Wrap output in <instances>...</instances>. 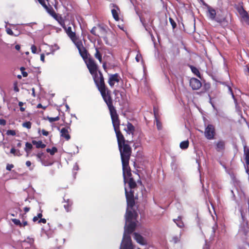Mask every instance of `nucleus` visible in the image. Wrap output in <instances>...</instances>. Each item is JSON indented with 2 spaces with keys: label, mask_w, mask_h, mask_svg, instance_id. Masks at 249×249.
Masks as SVG:
<instances>
[{
  "label": "nucleus",
  "mask_w": 249,
  "mask_h": 249,
  "mask_svg": "<svg viewBox=\"0 0 249 249\" xmlns=\"http://www.w3.org/2000/svg\"><path fill=\"white\" fill-rule=\"evenodd\" d=\"M30 210V208H28V207H25L24 208V211L25 213H27Z\"/></svg>",
  "instance_id": "nucleus-62"
},
{
  "label": "nucleus",
  "mask_w": 249,
  "mask_h": 249,
  "mask_svg": "<svg viewBox=\"0 0 249 249\" xmlns=\"http://www.w3.org/2000/svg\"><path fill=\"white\" fill-rule=\"evenodd\" d=\"M192 71L193 73H194L195 75H196V76H197L198 77H199V78H201V77H200V74L199 73V71H198V70L195 67H194L193 66H189Z\"/></svg>",
  "instance_id": "nucleus-28"
},
{
  "label": "nucleus",
  "mask_w": 249,
  "mask_h": 249,
  "mask_svg": "<svg viewBox=\"0 0 249 249\" xmlns=\"http://www.w3.org/2000/svg\"><path fill=\"white\" fill-rule=\"evenodd\" d=\"M117 142L118 144V147H120L122 144L125 143V141L123 135L122 134L119 129L115 130Z\"/></svg>",
  "instance_id": "nucleus-16"
},
{
  "label": "nucleus",
  "mask_w": 249,
  "mask_h": 249,
  "mask_svg": "<svg viewBox=\"0 0 249 249\" xmlns=\"http://www.w3.org/2000/svg\"><path fill=\"white\" fill-rule=\"evenodd\" d=\"M142 57V56L140 54H137L136 57H135V59H136V60L138 62L140 61V59Z\"/></svg>",
  "instance_id": "nucleus-52"
},
{
  "label": "nucleus",
  "mask_w": 249,
  "mask_h": 249,
  "mask_svg": "<svg viewBox=\"0 0 249 249\" xmlns=\"http://www.w3.org/2000/svg\"><path fill=\"white\" fill-rule=\"evenodd\" d=\"M32 123L30 122H26L22 124V126L26 127L27 129H30L31 127Z\"/></svg>",
  "instance_id": "nucleus-37"
},
{
  "label": "nucleus",
  "mask_w": 249,
  "mask_h": 249,
  "mask_svg": "<svg viewBox=\"0 0 249 249\" xmlns=\"http://www.w3.org/2000/svg\"><path fill=\"white\" fill-rule=\"evenodd\" d=\"M14 167V165L12 164H8L6 166V169L10 171Z\"/></svg>",
  "instance_id": "nucleus-48"
},
{
  "label": "nucleus",
  "mask_w": 249,
  "mask_h": 249,
  "mask_svg": "<svg viewBox=\"0 0 249 249\" xmlns=\"http://www.w3.org/2000/svg\"><path fill=\"white\" fill-rule=\"evenodd\" d=\"M6 124V121L4 119H0V125H5Z\"/></svg>",
  "instance_id": "nucleus-51"
},
{
  "label": "nucleus",
  "mask_w": 249,
  "mask_h": 249,
  "mask_svg": "<svg viewBox=\"0 0 249 249\" xmlns=\"http://www.w3.org/2000/svg\"><path fill=\"white\" fill-rule=\"evenodd\" d=\"M32 143L33 144L36 145V148H43L45 147L46 145L42 143L41 141H33Z\"/></svg>",
  "instance_id": "nucleus-23"
},
{
  "label": "nucleus",
  "mask_w": 249,
  "mask_h": 249,
  "mask_svg": "<svg viewBox=\"0 0 249 249\" xmlns=\"http://www.w3.org/2000/svg\"><path fill=\"white\" fill-rule=\"evenodd\" d=\"M211 244L210 242H208L206 241L205 245L204 247H203V249H210Z\"/></svg>",
  "instance_id": "nucleus-45"
},
{
  "label": "nucleus",
  "mask_w": 249,
  "mask_h": 249,
  "mask_svg": "<svg viewBox=\"0 0 249 249\" xmlns=\"http://www.w3.org/2000/svg\"><path fill=\"white\" fill-rule=\"evenodd\" d=\"M214 148L217 152L223 151L225 149V142L223 140H220L214 142Z\"/></svg>",
  "instance_id": "nucleus-14"
},
{
  "label": "nucleus",
  "mask_w": 249,
  "mask_h": 249,
  "mask_svg": "<svg viewBox=\"0 0 249 249\" xmlns=\"http://www.w3.org/2000/svg\"><path fill=\"white\" fill-rule=\"evenodd\" d=\"M154 114H155V119L156 121V124H157L158 129L159 130H160L161 128V124L160 123V122L157 119V118L156 117V110L155 108H154Z\"/></svg>",
  "instance_id": "nucleus-33"
},
{
  "label": "nucleus",
  "mask_w": 249,
  "mask_h": 249,
  "mask_svg": "<svg viewBox=\"0 0 249 249\" xmlns=\"http://www.w3.org/2000/svg\"><path fill=\"white\" fill-rule=\"evenodd\" d=\"M203 5L207 7L206 15L211 20H215L217 22L221 23L223 20L219 18H216V12L214 9L208 5L203 1Z\"/></svg>",
  "instance_id": "nucleus-4"
},
{
  "label": "nucleus",
  "mask_w": 249,
  "mask_h": 249,
  "mask_svg": "<svg viewBox=\"0 0 249 249\" xmlns=\"http://www.w3.org/2000/svg\"><path fill=\"white\" fill-rule=\"evenodd\" d=\"M238 12L242 18L247 23H249V15L248 12L242 6L238 9Z\"/></svg>",
  "instance_id": "nucleus-17"
},
{
  "label": "nucleus",
  "mask_w": 249,
  "mask_h": 249,
  "mask_svg": "<svg viewBox=\"0 0 249 249\" xmlns=\"http://www.w3.org/2000/svg\"><path fill=\"white\" fill-rule=\"evenodd\" d=\"M189 143L188 140L182 141L180 143L179 147L182 149H186L188 147Z\"/></svg>",
  "instance_id": "nucleus-26"
},
{
  "label": "nucleus",
  "mask_w": 249,
  "mask_h": 249,
  "mask_svg": "<svg viewBox=\"0 0 249 249\" xmlns=\"http://www.w3.org/2000/svg\"><path fill=\"white\" fill-rule=\"evenodd\" d=\"M122 162L123 166L124 181L125 184L126 183L127 178H131V170L128 165L129 161H123Z\"/></svg>",
  "instance_id": "nucleus-5"
},
{
  "label": "nucleus",
  "mask_w": 249,
  "mask_h": 249,
  "mask_svg": "<svg viewBox=\"0 0 249 249\" xmlns=\"http://www.w3.org/2000/svg\"><path fill=\"white\" fill-rule=\"evenodd\" d=\"M203 87L206 89H209L210 88V84L205 83L204 80H203Z\"/></svg>",
  "instance_id": "nucleus-49"
},
{
  "label": "nucleus",
  "mask_w": 249,
  "mask_h": 249,
  "mask_svg": "<svg viewBox=\"0 0 249 249\" xmlns=\"http://www.w3.org/2000/svg\"><path fill=\"white\" fill-rule=\"evenodd\" d=\"M44 155V154L42 152H41V153H37L36 155V156L37 158V160L39 161H40L42 164L45 166H46L47 165L45 164V163H44L43 161V160H42V157Z\"/></svg>",
  "instance_id": "nucleus-31"
},
{
  "label": "nucleus",
  "mask_w": 249,
  "mask_h": 249,
  "mask_svg": "<svg viewBox=\"0 0 249 249\" xmlns=\"http://www.w3.org/2000/svg\"><path fill=\"white\" fill-rule=\"evenodd\" d=\"M174 221L176 223L178 227L182 228L184 226V224L181 219V217L178 216V219H174Z\"/></svg>",
  "instance_id": "nucleus-27"
},
{
  "label": "nucleus",
  "mask_w": 249,
  "mask_h": 249,
  "mask_svg": "<svg viewBox=\"0 0 249 249\" xmlns=\"http://www.w3.org/2000/svg\"><path fill=\"white\" fill-rule=\"evenodd\" d=\"M79 169V167H78V164L76 163L74 166H73V170L74 171H77Z\"/></svg>",
  "instance_id": "nucleus-54"
},
{
  "label": "nucleus",
  "mask_w": 249,
  "mask_h": 249,
  "mask_svg": "<svg viewBox=\"0 0 249 249\" xmlns=\"http://www.w3.org/2000/svg\"><path fill=\"white\" fill-rule=\"evenodd\" d=\"M38 2L42 5V6L46 9L47 12L53 17L54 18H55V17H57L55 12L54 11L52 7L50 6V7L47 6V5L45 3V0H37Z\"/></svg>",
  "instance_id": "nucleus-12"
},
{
  "label": "nucleus",
  "mask_w": 249,
  "mask_h": 249,
  "mask_svg": "<svg viewBox=\"0 0 249 249\" xmlns=\"http://www.w3.org/2000/svg\"><path fill=\"white\" fill-rule=\"evenodd\" d=\"M190 86L193 89H199L202 86L200 81L196 78H192L190 80Z\"/></svg>",
  "instance_id": "nucleus-13"
},
{
  "label": "nucleus",
  "mask_w": 249,
  "mask_h": 249,
  "mask_svg": "<svg viewBox=\"0 0 249 249\" xmlns=\"http://www.w3.org/2000/svg\"><path fill=\"white\" fill-rule=\"evenodd\" d=\"M126 183L128 184V188L125 187L124 190L127 208L125 215V224L121 244V249H132V241L130 235L135 229L136 226L135 220L138 216L135 212L129 210V209H132L135 204L134 197L135 191L137 188V183L132 178H127Z\"/></svg>",
  "instance_id": "nucleus-1"
},
{
  "label": "nucleus",
  "mask_w": 249,
  "mask_h": 249,
  "mask_svg": "<svg viewBox=\"0 0 249 249\" xmlns=\"http://www.w3.org/2000/svg\"><path fill=\"white\" fill-rule=\"evenodd\" d=\"M205 137L208 140H213L215 139L216 132L215 127L212 124H208L205 127L204 132Z\"/></svg>",
  "instance_id": "nucleus-3"
},
{
  "label": "nucleus",
  "mask_w": 249,
  "mask_h": 249,
  "mask_svg": "<svg viewBox=\"0 0 249 249\" xmlns=\"http://www.w3.org/2000/svg\"><path fill=\"white\" fill-rule=\"evenodd\" d=\"M111 13H112V16H113L114 18L117 21L119 20V17L118 15L117 10L115 9H112Z\"/></svg>",
  "instance_id": "nucleus-35"
},
{
  "label": "nucleus",
  "mask_w": 249,
  "mask_h": 249,
  "mask_svg": "<svg viewBox=\"0 0 249 249\" xmlns=\"http://www.w3.org/2000/svg\"><path fill=\"white\" fill-rule=\"evenodd\" d=\"M97 32L98 35H101V36L103 38L104 41L106 44H109L107 38L105 36L107 33V30L103 26L98 25H97Z\"/></svg>",
  "instance_id": "nucleus-11"
},
{
  "label": "nucleus",
  "mask_w": 249,
  "mask_h": 249,
  "mask_svg": "<svg viewBox=\"0 0 249 249\" xmlns=\"http://www.w3.org/2000/svg\"><path fill=\"white\" fill-rule=\"evenodd\" d=\"M90 33L95 36H99V35H98L97 32V26L96 27H93L90 30Z\"/></svg>",
  "instance_id": "nucleus-36"
},
{
  "label": "nucleus",
  "mask_w": 249,
  "mask_h": 249,
  "mask_svg": "<svg viewBox=\"0 0 249 249\" xmlns=\"http://www.w3.org/2000/svg\"><path fill=\"white\" fill-rule=\"evenodd\" d=\"M38 223H46V220L45 218H40L39 219V220L38 221Z\"/></svg>",
  "instance_id": "nucleus-56"
},
{
  "label": "nucleus",
  "mask_w": 249,
  "mask_h": 249,
  "mask_svg": "<svg viewBox=\"0 0 249 249\" xmlns=\"http://www.w3.org/2000/svg\"><path fill=\"white\" fill-rule=\"evenodd\" d=\"M12 222L16 225H18L20 227H22V223L20 220L18 219H12Z\"/></svg>",
  "instance_id": "nucleus-40"
},
{
  "label": "nucleus",
  "mask_w": 249,
  "mask_h": 249,
  "mask_svg": "<svg viewBox=\"0 0 249 249\" xmlns=\"http://www.w3.org/2000/svg\"><path fill=\"white\" fill-rule=\"evenodd\" d=\"M223 84L227 88L228 93L230 94H231V95L232 98L234 100H235V96H234V93H233V92L232 91L231 88L230 86L225 84L224 83H223Z\"/></svg>",
  "instance_id": "nucleus-29"
},
{
  "label": "nucleus",
  "mask_w": 249,
  "mask_h": 249,
  "mask_svg": "<svg viewBox=\"0 0 249 249\" xmlns=\"http://www.w3.org/2000/svg\"><path fill=\"white\" fill-rule=\"evenodd\" d=\"M94 81L99 91L107 89L105 86L104 77L101 73L100 74L99 76H94Z\"/></svg>",
  "instance_id": "nucleus-8"
},
{
  "label": "nucleus",
  "mask_w": 249,
  "mask_h": 249,
  "mask_svg": "<svg viewBox=\"0 0 249 249\" xmlns=\"http://www.w3.org/2000/svg\"><path fill=\"white\" fill-rule=\"evenodd\" d=\"M120 152L121 160L129 161L131 153V148L130 146L127 143H124L119 147Z\"/></svg>",
  "instance_id": "nucleus-2"
},
{
  "label": "nucleus",
  "mask_w": 249,
  "mask_h": 249,
  "mask_svg": "<svg viewBox=\"0 0 249 249\" xmlns=\"http://www.w3.org/2000/svg\"><path fill=\"white\" fill-rule=\"evenodd\" d=\"M38 218H41V217L42 216V213H39L37 214V216H36Z\"/></svg>",
  "instance_id": "nucleus-63"
},
{
  "label": "nucleus",
  "mask_w": 249,
  "mask_h": 249,
  "mask_svg": "<svg viewBox=\"0 0 249 249\" xmlns=\"http://www.w3.org/2000/svg\"><path fill=\"white\" fill-rule=\"evenodd\" d=\"M48 120L50 123H52L53 122L57 121L59 120V117L58 116H56L55 117H48Z\"/></svg>",
  "instance_id": "nucleus-38"
},
{
  "label": "nucleus",
  "mask_w": 249,
  "mask_h": 249,
  "mask_svg": "<svg viewBox=\"0 0 249 249\" xmlns=\"http://www.w3.org/2000/svg\"><path fill=\"white\" fill-rule=\"evenodd\" d=\"M21 155V153L20 152V151L19 150H18V149H17L15 156H20Z\"/></svg>",
  "instance_id": "nucleus-55"
},
{
  "label": "nucleus",
  "mask_w": 249,
  "mask_h": 249,
  "mask_svg": "<svg viewBox=\"0 0 249 249\" xmlns=\"http://www.w3.org/2000/svg\"><path fill=\"white\" fill-rule=\"evenodd\" d=\"M55 19H56L58 22H59V23L61 25V23H64V21H63V20L62 19V18L60 17H59V18H57V17H55V18H54Z\"/></svg>",
  "instance_id": "nucleus-47"
},
{
  "label": "nucleus",
  "mask_w": 249,
  "mask_h": 249,
  "mask_svg": "<svg viewBox=\"0 0 249 249\" xmlns=\"http://www.w3.org/2000/svg\"><path fill=\"white\" fill-rule=\"evenodd\" d=\"M32 147H33V146L31 143L28 142L26 143L25 151L27 153V156L28 155V153H30Z\"/></svg>",
  "instance_id": "nucleus-30"
},
{
  "label": "nucleus",
  "mask_w": 249,
  "mask_h": 249,
  "mask_svg": "<svg viewBox=\"0 0 249 249\" xmlns=\"http://www.w3.org/2000/svg\"><path fill=\"white\" fill-rule=\"evenodd\" d=\"M196 162H198V170H199V173H200V181L201 182V183H202V179H201V172H200V163L198 161V160H196Z\"/></svg>",
  "instance_id": "nucleus-50"
},
{
  "label": "nucleus",
  "mask_w": 249,
  "mask_h": 249,
  "mask_svg": "<svg viewBox=\"0 0 249 249\" xmlns=\"http://www.w3.org/2000/svg\"><path fill=\"white\" fill-rule=\"evenodd\" d=\"M31 51H32V52L33 53H36V46H35L34 45H32L31 46Z\"/></svg>",
  "instance_id": "nucleus-46"
},
{
  "label": "nucleus",
  "mask_w": 249,
  "mask_h": 249,
  "mask_svg": "<svg viewBox=\"0 0 249 249\" xmlns=\"http://www.w3.org/2000/svg\"><path fill=\"white\" fill-rule=\"evenodd\" d=\"M120 77L118 74L115 73L114 74H111L109 76L108 79V84L110 87H112L114 86L116 83H118L120 81Z\"/></svg>",
  "instance_id": "nucleus-15"
},
{
  "label": "nucleus",
  "mask_w": 249,
  "mask_h": 249,
  "mask_svg": "<svg viewBox=\"0 0 249 249\" xmlns=\"http://www.w3.org/2000/svg\"><path fill=\"white\" fill-rule=\"evenodd\" d=\"M100 92L102 95L103 98L104 99V101L107 105L108 109H110L112 108H114V107L113 106L112 101L110 96L109 91L107 89H106L105 90L100 91Z\"/></svg>",
  "instance_id": "nucleus-7"
},
{
  "label": "nucleus",
  "mask_w": 249,
  "mask_h": 249,
  "mask_svg": "<svg viewBox=\"0 0 249 249\" xmlns=\"http://www.w3.org/2000/svg\"><path fill=\"white\" fill-rule=\"evenodd\" d=\"M244 153L246 163L248 165H249V148L247 146H244Z\"/></svg>",
  "instance_id": "nucleus-21"
},
{
  "label": "nucleus",
  "mask_w": 249,
  "mask_h": 249,
  "mask_svg": "<svg viewBox=\"0 0 249 249\" xmlns=\"http://www.w3.org/2000/svg\"><path fill=\"white\" fill-rule=\"evenodd\" d=\"M38 218L36 216L34 217L33 220L34 222H36L37 220H38Z\"/></svg>",
  "instance_id": "nucleus-64"
},
{
  "label": "nucleus",
  "mask_w": 249,
  "mask_h": 249,
  "mask_svg": "<svg viewBox=\"0 0 249 249\" xmlns=\"http://www.w3.org/2000/svg\"><path fill=\"white\" fill-rule=\"evenodd\" d=\"M86 64L90 73L93 75L97 74V65L92 58H89L86 61Z\"/></svg>",
  "instance_id": "nucleus-9"
},
{
  "label": "nucleus",
  "mask_w": 249,
  "mask_h": 249,
  "mask_svg": "<svg viewBox=\"0 0 249 249\" xmlns=\"http://www.w3.org/2000/svg\"><path fill=\"white\" fill-rule=\"evenodd\" d=\"M10 25L13 27V29L15 30L18 31V33H19L20 32V34L21 33V29L20 27H17L16 25H14V24H10Z\"/></svg>",
  "instance_id": "nucleus-43"
},
{
  "label": "nucleus",
  "mask_w": 249,
  "mask_h": 249,
  "mask_svg": "<svg viewBox=\"0 0 249 249\" xmlns=\"http://www.w3.org/2000/svg\"><path fill=\"white\" fill-rule=\"evenodd\" d=\"M42 134L43 135L47 136L48 135L49 132L44 129H42Z\"/></svg>",
  "instance_id": "nucleus-53"
},
{
  "label": "nucleus",
  "mask_w": 249,
  "mask_h": 249,
  "mask_svg": "<svg viewBox=\"0 0 249 249\" xmlns=\"http://www.w3.org/2000/svg\"><path fill=\"white\" fill-rule=\"evenodd\" d=\"M6 134L8 136H15L16 135V133L15 131L14 130H8L6 132Z\"/></svg>",
  "instance_id": "nucleus-41"
},
{
  "label": "nucleus",
  "mask_w": 249,
  "mask_h": 249,
  "mask_svg": "<svg viewBox=\"0 0 249 249\" xmlns=\"http://www.w3.org/2000/svg\"><path fill=\"white\" fill-rule=\"evenodd\" d=\"M15 49L18 50V51H19L20 49V46L19 45H16L15 46Z\"/></svg>",
  "instance_id": "nucleus-61"
},
{
  "label": "nucleus",
  "mask_w": 249,
  "mask_h": 249,
  "mask_svg": "<svg viewBox=\"0 0 249 249\" xmlns=\"http://www.w3.org/2000/svg\"><path fill=\"white\" fill-rule=\"evenodd\" d=\"M60 134L61 136L65 138L67 141L71 138L70 135L69 134L68 129L67 128H62L60 130Z\"/></svg>",
  "instance_id": "nucleus-19"
},
{
  "label": "nucleus",
  "mask_w": 249,
  "mask_h": 249,
  "mask_svg": "<svg viewBox=\"0 0 249 249\" xmlns=\"http://www.w3.org/2000/svg\"><path fill=\"white\" fill-rule=\"evenodd\" d=\"M5 28L6 29V33L9 35L18 36L20 35V32L18 33L17 34H15L14 32L12 31V30L7 27V25H5Z\"/></svg>",
  "instance_id": "nucleus-25"
},
{
  "label": "nucleus",
  "mask_w": 249,
  "mask_h": 249,
  "mask_svg": "<svg viewBox=\"0 0 249 249\" xmlns=\"http://www.w3.org/2000/svg\"><path fill=\"white\" fill-rule=\"evenodd\" d=\"M77 40V39H76V40H74V41H73V42L75 44V45L76 46L78 50H79L80 49H81V48L83 47V45L81 41H78Z\"/></svg>",
  "instance_id": "nucleus-32"
},
{
  "label": "nucleus",
  "mask_w": 249,
  "mask_h": 249,
  "mask_svg": "<svg viewBox=\"0 0 249 249\" xmlns=\"http://www.w3.org/2000/svg\"><path fill=\"white\" fill-rule=\"evenodd\" d=\"M16 150H17V149H16L15 148H12L11 149V150H10V153H11V154H14V155H15V154H16Z\"/></svg>",
  "instance_id": "nucleus-57"
},
{
  "label": "nucleus",
  "mask_w": 249,
  "mask_h": 249,
  "mask_svg": "<svg viewBox=\"0 0 249 249\" xmlns=\"http://www.w3.org/2000/svg\"><path fill=\"white\" fill-rule=\"evenodd\" d=\"M109 110L114 130L119 129L120 121L115 107Z\"/></svg>",
  "instance_id": "nucleus-6"
},
{
  "label": "nucleus",
  "mask_w": 249,
  "mask_h": 249,
  "mask_svg": "<svg viewBox=\"0 0 249 249\" xmlns=\"http://www.w3.org/2000/svg\"><path fill=\"white\" fill-rule=\"evenodd\" d=\"M96 52L94 54V56L96 58L98 59L100 62H102V54L99 52V48H95Z\"/></svg>",
  "instance_id": "nucleus-24"
},
{
  "label": "nucleus",
  "mask_w": 249,
  "mask_h": 249,
  "mask_svg": "<svg viewBox=\"0 0 249 249\" xmlns=\"http://www.w3.org/2000/svg\"><path fill=\"white\" fill-rule=\"evenodd\" d=\"M40 60L43 62H44V61H45V55H44V54H41V55H40Z\"/></svg>",
  "instance_id": "nucleus-58"
},
{
  "label": "nucleus",
  "mask_w": 249,
  "mask_h": 249,
  "mask_svg": "<svg viewBox=\"0 0 249 249\" xmlns=\"http://www.w3.org/2000/svg\"><path fill=\"white\" fill-rule=\"evenodd\" d=\"M61 25L65 30L68 36L72 41H74L76 39V34L74 32L72 31L71 27V26L67 27L65 25V23H61Z\"/></svg>",
  "instance_id": "nucleus-10"
},
{
  "label": "nucleus",
  "mask_w": 249,
  "mask_h": 249,
  "mask_svg": "<svg viewBox=\"0 0 249 249\" xmlns=\"http://www.w3.org/2000/svg\"><path fill=\"white\" fill-rule=\"evenodd\" d=\"M23 242H27V243H29L30 245H32L33 244V243L34 242V239L32 238H30V237H28Z\"/></svg>",
  "instance_id": "nucleus-39"
},
{
  "label": "nucleus",
  "mask_w": 249,
  "mask_h": 249,
  "mask_svg": "<svg viewBox=\"0 0 249 249\" xmlns=\"http://www.w3.org/2000/svg\"><path fill=\"white\" fill-rule=\"evenodd\" d=\"M46 151L49 153L51 155H53L57 151V149L55 147H53L51 149L47 148Z\"/></svg>",
  "instance_id": "nucleus-34"
},
{
  "label": "nucleus",
  "mask_w": 249,
  "mask_h": 249,
  "mask_svg": "<svg viewBox=\"0 0 249 249\" xmlns=\"http://www.w3.org/2000/svg\"><path fill=\"white\" fill-rule=\"evenodd\" d=\"M125 131L127 134L133 135L135 131V127L132 124L128 123L126 124Z\"/></svg>",
  "instance_id": "nucleus-20"
},
{
  "label": "nucleus",
  "mask_w": 249,
  "mask_h": 249,
  "mask_svg": "<svg viewBox=\"0 0 249 249\" xmlns=\"http://www.w3.org/2000/svg\"><path fill=\"white\" fill-rule=\"evenodd\" d=\"M79 51V53L80 54L81 56L82 57L83 59H86L88 57V53L86 49L83 47L81 48Z\"/></svg>",
  "instance_id": "nucleus-22"
},
{
  "label": "nucleus",
  "mask_w": 249,
  "mask_h": 249,
  "mask_svg": "<svg viewBox=\"0 0 249 249\" xmlns=\"http://www.w3.org/2000/svg\"><path fill=\"white\" fill-rule=\"evenodd\" d=\"M169 21H170V22L171 24L172 25L173 28H175L177 25L175 21L171 18H169Z\"/></svg>",
  "instance_id": "nucleus-44"
},
{
  "label": "nucleus",
  "mask_w": 249,
  "mask_h": 249,
  "mask_svg": "<svg viewBox=\"0 0 249 249\" xmlns=\"http://www.w3.org/2000/svg\"><path fill=\"white\" fill-rule=\"evenodd\" d=\"M21 72H22V74L23 75V77H27L28 76V73L27 72L24 71V70H25V68L24 67H21L20 69Z\"/></svg>",
  "instance_id": "nucleus-42"
},
{
  "label": "nucleus",
  "mask_w": 249,
  "mask_h": 249,
  "mask_svg": "<svg viewBox=\"0 0 249 249\" xmlns=\"http://www.w3.org/2000/svg\"><path fill=\"white\" fill-rule=\"evenodd\" d=\"M26 166H28V167H30V166L31 165V161H29V160L27 161L26 162Z\"/></svg>",
  "instance_id": "nucleus-59"
},
{
  "label": "nucleus",
  "mask_w": 249,
  "mask_h": 249,
  "mask_svg": "<svg viewBox=\"0 0 249 249\" xmlns=\"http://www.w3.org/2000/svg\"><path fill=\"white\" fill-rule=\"evenodd\" d=\"M133 235L134 238L139 244L142 245H144L146 244V240L141 235L137 232H134Z\"/></svg>",
  "instance_id": "nucleus-18"
},
{
  "label": "nucleus",
  "mask_w": 249,
  "mask_h": 249,
  "mask_svg": "<svg viewBox=\"0 0 249 249\" xmlns=\"http://www.w3.org/2000/svg\"><path fill=\"white\" fill-rule=\"evenodd\" d=\"M173 240H174V243H177L178 241V238L177 237H174L173 238Z\"/></svg>",
  "instance_id": "nucleus-60"
}]
</instances>
